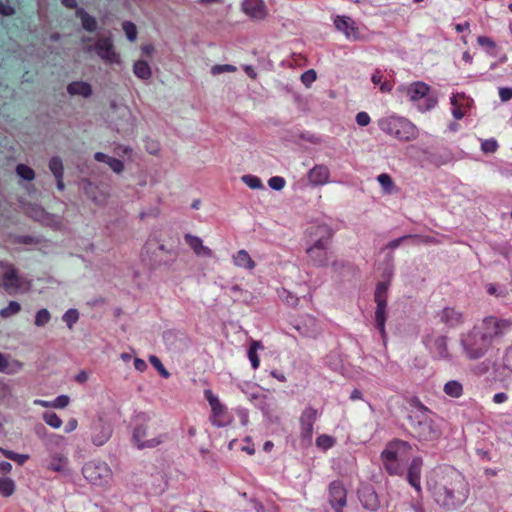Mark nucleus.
Instances as JSON below:
<instances>
[{"instance_id": "1", "label": "nucleus", "mask_w": 512, "mask_h": 512, "mask_svg": "<svg viewBox=\"0 0 512 512\" xmlns=\"http://www.w3.org/2000/svg\"><path fill=\"white\" fill-rule=\"evenodd\" d=\"M430 489L436 504L446 511L459 509L466 503L470 495V486L467 480L453 470L445 472Z\"/></svg>"}, {"instance_id": "2", "label": "nucleus", "mask_w": 512, "mask_h": 512, "mask_svg": "<svg viewBox=\"0 0 512 512\" xmlns=\"http://www.w3.org/2000/svg\"><path fill=\"white\" fill-rule=\"evenodd\" d=\"M141 256L150 266L156 268L174 263L177 252L167 248L157 235H151L143 247Z\"/></svg>"}, {"instance_id": "3", "label": "nucleus", "mask_w": 512, "mask_h": 512, "mask_svg": "<svg viewBox=\"0 0 512 512\" xmlns=\"http://www.w3.org/2000/svg\"><path fill=\"white\" fill-rule=\"evenodd\" d=\"M411 445L402 440L391 441L381 453L383 465L390 475L402 473L403 464L409 459Z\"/></svg>"}, {"instance_id": "4", "label": "nucleus", "mask_w": 512, "mask_h": 512, "mask_svg": "<svg viewBox=\"0 0 512 512\" xmlns=\"http://www.w3.org/2000/svg\"><path fill=\"white\" fill-rule=\"evenodd\" d=\"M379 126L383 132L400 141H411L418 136L416 126L402 117L392 116L381 119Z\"/></svg>"}, {"instance_id": "5", "label": "nucleus", "mask_w": 512, "mask_h": 512, "mask_svg": "<svg viewBox=\"0 0 512 512\" xmlns=\"http://www.w3.org/2000/svg\"><path fill=\"white\" fill-rule=\"evenodd\" d=\"M410 433L421 442H431L440 438L441 429L428 415H410Z\"/></svg>"}, {"instance_id": "6", "label": "nucleus", "mask_w": 512, "mask_h": 512, "mask_svg": "<svg viewBox=\"0 0 512 512\" xmlns=\"http://www.w3.org/2000/svg\"><path fill=\"white\" fill-rule=\"evenodd\" d=\"M461 346L470 360L483 357L491 347L488 338L482 334V329L474 327L461 338Z\"/></svg>"}, {"instance_id": "7", "label": "nucleus", "mask_w": 512, "mask_h": 512, "mask_svg": "<svg viewBox=\"0 0 512 512\" xmlns=\"http://www.w3.org/2000/svg\"><path fill=\"white\" fill-rule=\"evenodd\" d=\"M109 125L112 129L123 135H129L134 131L135 118L127 106L112 105Z\"/></svg>"}, {"instance_id": "8", "label": "nucleus", "mask_w": 512, "mask_h": 512, "mask_svg": "<svg viewBox=\"0 0 512 512\" xmlns=\"http://www.w3.org/2000/svg\"><path fill=\"white\" fill-rule=\"evenodd\" d=\"M389 288V282H380L374 293V300L376 302V311H375V322L376 327L379 330L384 343L386 342V331H385V322L387 318V293Z\"/></svg>"}, {"instance_id": "9", "label": "nucleus", "mask_w": 512, "mask_h": 512, "mask_svg": "<svg viewBox=\"0 0 512 512\" xmlns=\"http://www.w3.org/2000/svg\"><path fill=\"white\" fill-rule=\"evenodd\" d=\"M24 213L31 219L52 229H61L63 220L60 216L46 212V210L35 203H24L22 206Z\"/></svg>"}, {"instance_id": "10", "label": "nucleus", "mask_w": 512, "mask_h": 512, "mask_svg": "<svg viewBox=\"0 0 512 512\" xmlns=\"http://www.w3.org/2000/svg\"><path fill=\"white\" fill-rule=\"evenodd\" d=\"M0 271L2 277L1 286L9 295L17 293L27 283L19 276L18 271L11 264L0 261Z\"/></svg>"}, {"instance_id": "11", "label": "nucleus", "mask_w": 512, "mask_h": 512, "mask_svg": "<svg viewBox=\"0 0 512 512\" xmlns=\"http://www.w3.org/2000/svg\"><path fill=\"white\" fill-rule=\"evenodd\" d=\"M318 416V411L307 407L300 417V442L302 447L308 448L312 444L313 428Z\"/></svg>"}, {"instance_id": "12", "label": "nucleus", "mask_w": 512, "mask_h": 512, "mask_svg": "<svg viewBox=\"0 0 512 512\" xmlns=\"http://www.w3.org/2000/svg\"><path fill=\"white\" fill-rule=\"evenodd\" d=\"M82 472L85 479L93 485H102L111 477V471L104 463H86L82 468Z\"/></svg>"}, {"instance_id": "13", "label": "nucleus", "mask_w": 512, "mask_h": 512, "mask_svg": "<svg viewBox=\"0 0 512 512\" xmlns=\"http://www.w3.org/2000/svg\"><path fill=\"white\" fill-rule=\"evenodd\" d=\"M428 92L429 86L424 82H415L406 88V93L411 101L418 102L421 99H424V105H419L421 110H429L437 103V99L429 96Z\"/></svg>"}, {"instance_id": "14", "label": "nucleus", "mask_w": 512, "mask_h": 512, "mask_svg": "<svg viewBox=\"0 0 512 512\" xmlns=\"http://www.w3.org/2000/svg\"><path fill=\"white\" fill-rule=\"evenodd\" d=\"M204 395L212 410L211 421L213 425L218 427L228 425L231 422V419L227 413L226 407L219 401V399L212 393L211 390H205Z\"/></svg>"}, {"instance_id": "15", "label": "nucleus", "mask_w": 512, "mask_h": 512, "mask_svg": "<svg viewBox=\"0 0 512 512\" xmlns=\"http://www.w3.org/2000/svg\"><path fill=\"white\" fill-rule=\"evenodd\" d=\"M512 323L509 320L497 319L495 317H487L483 320L482 334L488 338V342L492 344V340L495 337L503 335V333L510 328Z\"/></svg>"}, {"instance_id": "16", "label": "nucleus", "mask_w": 512, "mask_h": 512, "mask_svg": "<svg viewBox=\"0 0 512 512\" xmlns=\"http://www.w3.org/2000/svg\"><path fill=\"white\" fill-rule=\"evenodd\" d=\"M94 52L105 62H120V57L115 51L111 36L99 37L94 44Z\"/></svg>"}, {"instance_id": "17", "label": "nucleus", "mask_w": 512, "mask_h": 512, "mask_svg": "<svg viewBox=\"0 0 512 512\" xmlns=\"http://www.w3.org/2000/svg\"><path fill=\"white\" fill-rule=\"evenodd\" d=\"M90 439L96 446L105 444L112 435V427L102 418L93 421L89 428Z\"/></svg>"}, {"instance_id": "18", "label": "nucleus", "mask_w": 512, "mask_h": 512, "mask_svg": "<svg viewBox=\"0 0 512 512\" xmlns=\"http://www.w3.org/2000/svg\"><path fill=\"white\" fill-rule=\"evenodd\" d=\"M334 25L336 29L342 31L348 39L362 40L359 28L351 17L337 16L334 19Z\"/></svg>"}, {"instance_id": "19", "label": "nucleus", "mask_w": 512, "mask_h": 512, "mask_svg": "<svg viewBox=\"0 0 512 512\" xmlns=\"http://www.w3.org/2000/svg\"><path fill=\"white\" fill-rule=\"evenodd\" d=\"M346 490L341 482L333 481L329 485V503L336 512H342L346 505Z\"/></svg>"}, {"instance_id": "20", "label": "nucleus", "mask_w": 512, "mask_h": 512, "mask_svg": "<svg viewBox=\"0 0 512 512\" xmlns=\"http://www.w3.org/2000/svg\"><path fill=\"white\" fill-rule=\"evenodd\" d=\"M307 234L312 243L320 242L328 245L333 236V230L326 224H315L307 229Z\"/></svg>"}, {"instance_id": "21", "label": "nucleus", "mask_w": 512, "mask_h": 512, "mask_svg": "<svg viewBox=\"0 0 512 512\" xmlns=\"http://www.w3.org/2000/svg\"><path fill=\"white\" fill-rule=\"evenodd\" d=\"M147 436V428L144 425H138L133 432V440L138 449L154 448L163 442L162 436H157L144 441Z\"/></svg>"}, {"instance_id": "22", "label": "nucleus", "mask_w": 512, "mask_h": 512, "mask_svg": "<svg viewBox=\"0 0 512 512\" xmlns=\"http://www.w3.org/2000/svg\"><path fill=\"white\" fill-rule=\"evenodd\" d=\"M307 178L312 186H322L330 180V170L326 165H315L308 171Z\"/></svg>"}, {"instance_id": "23", "label": "nucleus", "mask_w": 512, "mask_h": 512, "mask_svg": "<svg viewBox=\"0 0 512 512\" xmlns=\"http://www.w3.org/2000/svg\"><path fill=\"white\" fill-rule=\"evenodd\" d=\"M327 244L312 243L306 249L310 261L316 266H325L328 262Z\"/></svg>"}, {"instance_id": "24", "label": "nucleus", "mask_w": 512, "mask_h": 512, "mask_svg": "<svg viewBox=\"0 0 512 512\" xmlns=\"http://www.w3.org/2000/svg\"><path fill=\"white\" fill-rule=\"evenodd\" d=\"M242 8L253 19L261 20L267 16V8L263 0H245Z\"/></svg>"}, {"instance_id": "25", "label": "nucleus", "mask_w": 512, "mask_h": 512, "mask_svg": "<svg viewBox=\"0 0 512 512\" xmlns=\"http://www.w3.org/2000/svg\"><path fill=\"white\" fill-rule=\"evenodd\" d=\"M429 348L436 357L441 359H450V354L448 352V338L446 336L431 338Z\"/></svg>"}, {"instance_id": "26", "label": "nucleus", "mask_w": 512, "mask_h": 512, "mask_svg": "<svg viewBox=\"0 0 512 512\" xmlns=\"http://www.w3.org/2000/svg\"><path fill=\"white\" fill-rule=\"evenodd\" d=\"M422 463L423 462H422L421 458H419V457L414 458L410 464V467H409L408 473H407L408 482L418 492L421 491L420 474H421Z\"/></svg>"}, {"instance_id": "27", "label": "nucleus", "mask_w": 512, "mask_h": 512, "mask_svg": "<svg viewBox=\"0 0 512 512\" xmlns=\"http://www.w3.org/2000/svg\"><path fill=\"white\" fill-rule=\"evenodd\" d=\"M295 329L305 337H316L319 334V326L313 317H306L301 323L295 325Z\"/></svg>"}, {"instance_id": "28", "label": "nucleus", "mask_w": 512, "mask_h": 512, "mask_svg": "<svg viewBox=\"0 0 512 512\" xmlns=\"http://www.w3.org/2000/svg\"><path fill=\"white\" fill-rule=\"evenodd\" d=\"M184 239L197 256H213L212 250L203 245V241L201 238L191 234H185Z\"/></svg>"}, {"instance_id": "29", "label": "nucleus", "mask_w": 512, "mask_h": 512, "mask_svg": "<svg viewBox=\"0 0 512 512\" xmlns=\"http://www.w3.org/2000/svg\"><path fill=\"white\" fill-rule=\"evenodd\" d=\"M67 93L70 96H81L89 98L92 93V86L85 81H73L67 85Z\"/></svg>"}, {"instance_id": "30", "label": "nucleus", "mask_w": 512, "mask_h": 512, "mask_svg": "<svg viewBox=\"0 0 512 512\" xmlns=\"http://www.w3.org/2000/svg\"><path fill=\"white\" fill-rule=\"evenodd\" d=\"M22 369V363L12 359L10 355L0 352V372L5 374H15Z\"/></svg>"}, {"instance_id": "31", "label": "nucleus", "mask_w": 512, "mask_h": 512, "mask_svg": "<svg viewBox=\"0 0 512 512\" xmlns=\"http://www.w3.org/2000/svg\"><path fill=\"white\" fill-rule=\"evenodd\" d=\"M81 188L84 193L96 204H103L106 200V197L103 194H100L98 191V187L94 185L90 180L83 179L81 180Z\"/></svg>"}, {"instance_id": "32", "label": "nucleus", "mask_w": 512, "mask_h": 512, "mask_svg": "<svg viewBox=\"0 0 512 512\" xmlns=\"http://www.w3.org/2000/svg\"><path fill=\"white\" fill-rule=\"evenodd\" d=\"M441 321L448 326H456L462 322V313L452 307H445L440 314Z\"/></svg>"}, {"instance_id": "33", "label": "nucleus", "mask_w": 512, "mask_h": 512, "mask_svg": "<svg viewBox=\"0 0 512 512\" xmlns=\"http://www.w3.org/2000/svg\"><path fill=\"white\" fill-rule=\"evenodd\" d=\"M96 161L106 163L113 172L120 174L124 170V164L119 159L110 157L102 152H96L94 155Z\"/></svg>"}, {"instance_id": "34", "label": "nucleus", "mask_w": 512, "mask_h": 512, "mask_svg": "<svg viewBox=\"0 0 512 512\" xmlns=\"http://www.w3.org/2000/svg\"><path fill=\"white\" fill-rule=\"evenodd\" d=\"M76 16L80 18L84 30L94 32L97 29L96 18L88 14L83 8H78L76 10Z\"/></svg>"}, {"instance_id": "35", "label": "nucleus", "mask_w": 512, "mask_h": 512, "mask_svg": "<svg viewBox=\"0 0 512 512\" xmlns=\"http://www.w3.org/2000/svg\"><path fill=\"white\" fill-rule=\"evenodd\" d=\"M234 264L240 268H246L248 270H252L255 267V262L250 257L249 253L242 249L239 250L234 256H233Z\"/></svg>"}, {"instance_id": "36", "label": "nucleus", "mask_w": 512, "mask_h": 512, "mask_svg": "<svg viewBox=\"0 0 512 512\" xmlns=\"http://www.w3.org/2000/svg\"><path fill=\"white\" fill-rule=\"evenodd\" d=\"M133 72L136 77L141 80H149L152 76V71L146 61L138 60L133 65Z\"/></svg>"}, {"instance_id": "37", "label": "nucleus", "mask_w": 512, "mask_h": 512, "mask_svg": "<svg viewBox=\"0 0 512 512\" xmlns=\"http://www.w3.org/2000/svg\"><path fill=\"white\" fill-rule=\"evenodd\" d=\"M444 392L450 397L459 398L463 393V386L460 382L451 380L444 385Z\"/></svg>"}, {"instance_id": "38", "label": "nucleus", "mask_w": 512, "mask_h": 512, "mask_svg": "<svg viewBox=\"0 0 512 512\" xmlns=\"http://www.w3.org/2000/svg\"><path fill=\"white\" fill-rule=\"evenodd\" d=\"M383 75L380 70H375L372 74L371 81L374 85H379L382 93L390 92L393 88V84L390 81H382Z\"/></svg>"}, {"instance_id": "39", "label": "nucleus", "mask_w": 512, "mask_h": 512, "mask_svg": "<svg viewBox=\"0 0 512 512\" xmlns=\"http://www.w3.org/2000/svg\"><path fill=\"white\" fill-rule=\"evenodd\" d=\"M263 345L259 341H252L250 348L248 350V358L251 362V365L254 369H257L260 364V360L257 354L258 349H262Z\"/></svg>"}, {"instance_id": "40", "label": "nucleus", "mask_w": 512, "mask_h": 512, "mask_svg": "<svg viewBox=\"0 0 512 512\" xmlns=\"http://www.w3.org/2000/svg\"><path fill=\"white\" fill-rule=\"evenodd\" d=\"M49 169L54 175L55 178H63L64 175V167L60 157L53 156L49 160Z\"/></svg>"}, {"instance_id": "41", "label": "nucleus", "mask_w": 512, "mask_h": 512, "mask_svg": "<svg viewBox=\"0 0 512 512\" xmlns=\"http://www.w3.org/2000/svg\"><path fill=\"white\" fill-rule=\"evenodd\" d=\"M335 443L336 439L327 434H321L316 438V446L323 451L332 448Z\"/></svg>"}, {"instance_id": "42", "label": "nucleus", "mask_w": 512, "mask_h": 512, "mask_svg": "<svg viewBox=\"0 0 512 512\" xmlns=\"http://www.w3.org/2000/svg\"><path fill=\"white\" fill-rule=\"evenodd\" d=\"M377 180L385 193L390 194L394 191L395 185L389 174L382 173L377 177Z\"/></svg>"}, {"instance_id": "43", "label": "nucleus", "mask_w": 512, "mask_h": 512, "mask_svg": "<svg viewBox=\"0 0 512 512\" xmlns=\"http://www.w3.org/2000/svg\"><path fill=\"white\" fill-rule=\"evenodd\" d=\"M67 465V459L61 455H55L48 468L56 472H63Z\"/></svg>"}, {"instance_id": "44", "label": "nucleus", "mask_w": 512, "mask_h": 512, "mask_svg": "<svg viewBox=\"0 0 512 512\" xmlns=\"http://www.w3.org/2000/svg\"><path fill=\"white\" fill-rule=\"evenodd\" d=\"M15 484L10 478H0V493L5 496H11L14 493Z\"/></svg>"}, {"instance_id": "45", "label": "nucleus", "mask_w": 512, "mask_h": 512, "mask_svg": "<svg viewBox=\"0 0 512 512\" xmlns=\"http://www.w3.org/2000/svg\"><path fill=\"white\" fill-rule=\"evenodd\" d=\"M16 173L19 177L27 181H32L35 178L34 170L25 164H18L16 166Z\"/></svg>"}, {"instance_id": "46", "label": "nucleus", "mask_w": 512, "mask_h": 512, "mask_svg": "<svg viewBox=\"0 0 512 512\" xmlns=\"http://www.w3.org/2000/svg\"><path fill=\"white\" fill-rule=\"evenodd\" d=\"M50 319H51L50 312L47 309L43 308V309H40L39 311H37V313L35 315L34 324L37 327H43L50 321Z\"/></svg>"}, {"instance_id": "47", "label": "nucleus", "mask_w": 512, "mask_h": 512, "mask_svg": "<svg viewBox=\"0 0 512 512\" xmlns=\"http://www.w3.org/2000/svg\"><path fill=\"white\" fill-rule=\"evenodd\" d=\"M43 420L47 425L51 426L54 429H58L62 425V420L54 412H45L43 414Z\"/></svg>"}, {"instance_id": "48", "label": "nucleus", "mask_w": 512, "mask_h": 512, "mask_svg": "<svg viewBox=\"0 0 512 512\" xmlns=\"http://www.w3.org/2000/svg\"><path fill=\"white\" fill-rule=\"evenodd\" d=\"M44 444L48 448L60 447L65 444V438L57 434H49L44 440Z\"/></svg>"}, {"instance_id": "49", "label": "nucleus", "mask_w": 512, "mask_h": 512, "mask_svg": "<svg viewBox=\"0 0 512 512\" xmlns=\"http://www.w3.org/2000/svg\"><path fill=\"white\" fill-rule=\"evenodd\" d=\"M21 309V306L18 302L16 301H10L8 306L3 308L1 311H0V316L2 318H8L12 315H15L17 314Z\"/></svg>"}, {"instance_id": "50", "label": "nucleus", "mask_w": 512, "mask_h": 512, "mask_svg": "<svg viewBox=\"0 0 512 512\" xmlns=\"http://www.w3.org/2000/svg\"><path fill=\"white\" fill-rule=\"evenodd\" d=\"M122 28L127 36V39L131 42L135 41L137 38V28L134 23L130 21H125L122 24Z\"/></svg>"}, {"instance_id": "51", "label": "nucleus", "mask_w": 512, "mask_h": 512, "mask_svg": "<svg viewBox=\"0 0 512 512\" xmlns=\"http://www.w3.org/2000/svg\"><path fill=\"white\" fill-rule=\"evenodd\" d=\"M149 361L162 377L168 378L170 376L169 372L166 370V368L164 367V365L157 356L151 355L149 357Z\"/></svg>"}, {"instance_id": "52", "label": "nucleus", "mask_w": 512, "mask_h": 512, "mask_svg": "<svg viewBox=\"0 0 512 512\" xmlns=\"http://www.w3.org/2000/svg\"><path fill=\"white\" fill-rule=\"evenodd\" d=\"M0 452L8 459L17 461L19 464H23L28 458V455L18 454L10 450L0 448Z\"/></svg>"}, {"instance_id": "53", "label": "nucleus", "mask_w": 512, "mask_h": 512, "mask_svg": "<svg viewBox=\"0 0 512 512\" xmlns=\"http://www.w3.org/2000/svg\"><path fill=\"white\" fill-rule=\"evenodd\" d=\"M79 313L76 309H69L63 315V321L66 322L68 328H72L73 325L78 321Z\"/></svg>"}, {"instance_id": "54", "label": "nucleus", "mask_w": 512, "mask_h": 512, "mask_svg": "<svg viewBox=\"0 0 512 512\" xmlns=\"http://www.w3.org/2000/svg\"><path fill=\"white\" fill-rule=\"evenodd\" d=\"M242 181L251 189H259L262 188L261 180L253 175H244L242 177Z\"/></svg>"}, {"instance_id": "55", "label": "nucleus", "mask_w": 512, "mask_h": 512, "mask_svg": "<svg viewBox=\"0 0 512 512\" xmlns=\"http://www.w3.org/2000/svg\"><path fill=\"white\" fill-rule=\"evenodd\" d=\"M409 403L411 406H413L414 408H416L418 411H419V414L418 415H428L429 413H431L430 409L428 407H426L420 400L418 397H412L410 400H409Z\"/></svg>"}, {"instance_id": "56", "label": "nucleus", "mask_w": 512, "mask_h": 512, "mask_svg": "<svg viewBox=\"0 0 512 512\" xmlns=\"http://www.w3.org/2000/svg\"><path fill=\"white\" fill-rule=\"evenodd\" d=\"M231 290L236 294V297L233 298V301L242 300L248 303V298H251V295L247 291H244L239 285L232 286Z\"/></svg>"}, {"instance_id": "57", "label": "nucleus", "mask_w": 512, "mask_h": 512, "mask_svg": "<svg viewBox=\"0 0 512 512\" xmlns=\"http://www.w3.org/2000/svg\"><path fill=\"white\" fill-rule=\"evenodd\" d=\"M316 78L317 74L313 69L307 70L301 75V81L307 87H309Z\"/></svg>"}, {"instance_id": "58", "label": "nucleus", "mask_w": 512, "mask_h": 512, "mask_svg": "<svg viewBox=\"0 0 512 512\" xmlns=\"http://www.w3.org/2000/svg\"><path fill=\"white\" fill-rule=\"evenodd\" d=\"M498 148L497 141L494 139H488L482 142L481 150L484 153H494Z\"/></svg>"}, {"instance_id": "59", "label": "nucleus", "mask_w": 512, "mask_h": 512, "mask_svg": "<svg viewBox=\"0 0 512 512\" xmlns=\"http://www.w3.org/2000/svg\"><path fill=\"white\" fill-rule=\"evenodd\" d=\"M236 67L230 64H224V65H215L211 68V73L213 75H218L225 72H235Z\"/></svg>"}, {"instance_id": "60", "label": "nucleus", "mask_w": 512, "mask_h": 512, "mask_svg": "<svg viewBox=\"0 0 512 512\" xmlns=\"http://www.w3.org/2000/svg\"><path fill=\"white\" fill-rule=\"evenodd\" d=\"M487 291L490 295H495L496 297H506L508 292L503 287H497L494 284H489L487 287Z\"/></svg>"}, {"instance_id": "61", "label": "nucleus", "mask_w": 512, "mask_h": 512, "mask_svg": "<svg viewBox=\"0 0 512 512\" xmlns=\"http://www.w3.org/2000/svg\"><path fill=\"white\" fill-rule=\"evenodd\" d=\"M268 185L273 190L279 191L284 187L285 180L282 177L274 176L269 179Z\"/></svg>"}, {"instance_id": "62", "label": "nucleus", "mask_w": 512, "mask_h": 512, "mask_svg": "<svg viewBox=\"0 0 512 512\" xmlns=\"http://www.w3.org/2000/svg\"><path fill=\"white\" fill-rule=\"evenodd\" d=\"M280 296L290 306H297L299 302V298L287 290H283Z\"/></svg>"}, {"instance_id": "63", "label": "nucleus", "mask_w": 512, "mask_h": 512, "mask_svg": "<svg viewBox=\"0 0 512 512\" xmlns=\"http://www.w3.org/2000/svg\"><path fill=\"white\" fill-rule=\"evenodd\" d=\"M477 42L480 46L485 47L489 50H494L496 48V43L487 36H479L477 38Z\"/></svg>"}, {"instance_id": "64", "label": "nucleus", "mask_w": 512, "mask_h": 512, "mask_svg": "<svg viewBox=\"0 0 512 512\" xmlns=\"http://www.w3.org/2000/svg\"><path fill=\"white\" fill-rule=\"evenodd\" d=\"M503 366L512 372V347L506 350L503 358Z\"/></svg>"}]
</instances>
